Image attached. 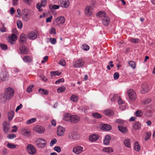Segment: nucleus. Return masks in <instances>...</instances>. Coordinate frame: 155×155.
Instances as JSON below:
<instances>
[{
    "instance_id": "9d476101",
    "label": "nucleus",
    "mask_w": 155,
    "mask_h": 155,
    "mask_svg": "<svg viewBox=\"0 0 155 155\" xmlns=\"http://www.w3.org/2000/svg\"><path fill=\"white\" fill-rule=\"evenodd\" d=\"M93 8L89 6H87L84 9V13L86 15L89 16L92 14Z\"/></svg>"
},
{
    "instance_id": "2eb2a0df",
    "label": "nucleus",
    "mask_w": 155,
    "mask_h": 155,
    "mask_svg": "<svg viewBox=\"0 0 155 155\" xmlns=\"http://www.w3.org/2000/svg\"><path fill=\"white\" fill-rule=\"evenodd\" d=\"M10 128V124L8 121H4L3 124V128L4 132L7 133Z\"/></svg>"
},
{
    "instance_id": "0e129e2a",
    "label": "nucleus",
    "mask_w": 155,
    "mask_h": 155,
    "mask_svg": "<svg viewBox=\"0 0 155 155\" xmlns=\"http://www.w3.org/2000/svg\"><path fill=\"white\" fill-rule=\"evenodd\" d=\"M64 81V80L63 78H61L59 79L57 81H56L55 82V83L56 84H58L60 83L61 82H63Z\"/></svg>"
},
{
    "instance_id": "72a5a7b5",
    "label": "nucleus",
    "mask_w": 155,
    "mask_h": 155,
    "mask_svg": "<svg viewBox=\"0 0 155 155\" xmlns=\"http://www.w3.org/2000/svg\"><path fill=\"white\" fill-rule=\"evenodd\" d=\"M71 114H65L64 119L66 121H68L71 120Z\"/></svg>"
},
{
    "instance_id": "4d7b16f0",
    "label": "nucleus",
    "mask_w": 155,
    "mask_h": 155,
    "mask_svg": "<svg viewBox=\"0 0 155 155\" xmlns=\"http://www.w3.org/2000/svg\"><path fill=\"white\" fill-rule=\"evenodd\" d=\"M1 46L0 47L2 49V50H6L7 49L8 47L7 45L2 44L1 45Z\"/></svg>"
},
{
    "instance_id": "864d4df0",
    "label": "nucleus",
    "mask_w": 155,
    "mask_h": 155,
    "mask_svg": "<svg viewBox=\"0 0 155 155\" xmlns=\"http://www.w3.org/2000/svg\"><path fill=\"white\" fill-rule=\"evenodd\" d=\"M34 85H32L29 86L27 89V91L28 93H30L32 91V88L34 87Z\"/></svg>"
},
{
    "instance_id": "473e14b6",
    "label": "nucleus",
    "mask_w": 155,
    "mask_h": 155,
    "mask_svg": "<svg viewBox=\"0 0 155 155\" xmlns=\"http://www.w3.org/2000/svg\"><path fill=\"white\" fill-rule=\"evenodd\" d=\"M124 144L125 146L127 147L130 148L131 147V144L130 140L128 139H125L124 141Z\"/></svg>"
},
{
    "instance_id": "cd10ccee",
    "label": "nucleus",
    "mask_w": 155,
    "mask_h": 155,
    "mask_svg": "<svg viewBox=\"0 0 155 155\" xmlns=\"http://www.w3.org/2000/svg\"><path fill=\"white\" fill-rule=\"evenodd\" d=\"M38 92L42 95H46L48 94V91L45 89L40 88L38 90Z\"/></svg>"
},
{
    "instance_id": "4c0bfd02",
    "label": "nucleus",
    "mask_w": 155,
    "mask_h": 155,
    "mask_svg": "<svg viewBox=\"0 0 155 155\" xmlns=\"http://www.w3.org/2000/svg\"><path fill=\"white\" fill-rule=\"evenodd\" d=\"M103 151L108 153H111L113 152L112 148L111 147L104 148L103 149Z\"/></svg>"
},
{
    "instance_id": "e433bc0d",
    "label": "nucleus",
    "mask_w": 155,
    "mask_h": 155,
    "mask_svg": "<svg viewBox=\"0 0 155 155\" xmlns=\"http://www.w3.org/2000/svg\"><path fill=\"white\" fill-rule=\"evenodd\" d=\"M7 147L10 149H13L16 148V146L13 143H8L7 145Z\"/></svg>"
},
{
    "instance_id": "a19ab883",
    "label": "nucleus",
    "mask_w": 155,
    "mask_h": 155,
    "mask_svg": "<svg viewBox=\"0 0 155 155\" xmlns=\"http://www.w3.org/2000/svg\"><path fill=\"white\" fill-rule=\"evenodd\" d=\"M51 75V76H55L56 75L59 76L61 74V73L58 72V71H51L50 72Z\"/></svg>"
},
{
    "instance_id": "423d86ee",
    "label": "nucleus",
    "mask_w": 155,
    "mask_h": 155,
    "mask_svg": "<svg viewBox=\"0 0 155 155\" xmlns=\"http://www.w3.org/2000/svg\"><path fill=\"white\" fill-rule=\"evenodd\" d=\"M27 150L28 153L31 155H33L36 152V149L33 145L28 144L27 146Z\"/></svg>"
},
{
    "instance_id": "ea45409f",
    "label": "nucleus",
    "mask_w": 155,
    "mask_h": 155,
    "mask_svg": "<svg viewBox=\"0 0 155 155\" xmlns=\"http://www.w3.org/2000/svg\"><path fill=\"white\" fill-rule=\"evenodd\" d=\"M78 99V97L75 95H72L70 97V100L73 102H76Z\"/></svg>"
},
{
    "instance_id": "a211bd4d",
    "label": "nucleus",
    "mask_w": 155,
    "mask_h": 155,
    "mask_svg": "<svg viewBox=\"0 0 155 155\" xmlns=\"http://www.w3.org/2000/svg\"><path fill=\"white\" fill-rule=\"evenodd\" d=\"M22 59L26 63L31 62L33 61V58L28 55L24 56Z\"/></svg>"
},
{
    "instance_id": "8fccbe9b",
    "label": "nucleus",
    "mask_w": 155,
    "mask_h": 155,
    "mask_svg": "<svg viewBox=\"0 0 155 155\" xmlns=\"http://www.w3.org/2000/svg\"><path fill=\"white\" fill-rule=\"evenodd\" d=\"M50 41L51 43L53 45H54L56 43V40L55 38H50Z\"/></svg>"
},
{
    "instance_id": "6e6552de",
    "label": "nucleus",
    "mask_w": 155,
    "mask_h": 155,
    "mask_svg": "<svg viewBox=\"0 0 155 155\" xmlns=\"http://www.w3.org/2000/svg\"><path fill=\"white\" fill-rule=\"evenodd\" d=\"M33 130L35 132L41 134H43L45 131V129L44 127L39 125L35 126Z\"/></svg>"
},
{
    "instance_id": "5fc2aeb1",
    "label": "nucleus",
    "mask_w": 155,
    "mask_h": 155,
    "mask_svg": "<svg viewBox=\"0 0 155 155\" xmlns=\"http://www.w3.org/2000/svg\"><path fill=\"white\" fill-rule=\"evenodd\" d=\"M54 150L58 153H60L61 150V147L58 146H55L54 147Z\"/></svg>"
},
{
    "instance_id": "774afa93",
    "label": "nucleus",
    "mask_w": 155,
    "mask_h": 155,
    "mask_svg": "<svg viewBox=\"0 0 155 155\" xmlns=\"http://www.w3.org/2000/svg\"><path fill=\"white\" fill-rule=\"evenodd\" d=\"M52 18V16H51L50 17L48 18L46 20V23L51 22V21Z\"/></svg>"
},
{
    "instance_id": "dca6fc26",
    "label": "nucleus",
    "mask_w": 155,
    "mask_h": 155,
    "mask_svg": "<svg viewBox=\"0 0 155 155\" xmlns=\"http://www.w3.org/2000/svg\"><path fill=\"white\" fill-rule=\"evenodd\" d=\"M65 131V128L61 126H59L58 127L57 134L58 136H62L64 134Z\"/></svg>"
},
{
    "instance_id": "3c124183",
    "label": "nucleus",
    "mask_w": 155,
    "mask_h": 155,
    "mask_svg": "<svg viewBox=\"0 0 155 155\" xmlns=\"http://www.w3.org/2000/svg\"><path fill=\"white\" fill-rule=\"evenodd\" d=\"M16 137V135L15 134H9L7 136V138L9 139H12Z\"/></svg>"
},
{
    "instance_id": "6ab92c4d",
    "label": "nucleus",
    "mask_w": 155,
    "mask_h": 155,
    "mask_svg": "<svg viewBox=\"0 0 155 155\" xmlns=\"http://www.w3.org/2000/svg\"><path fill=\"white\" fill-rule=\"evenodd\" d=\"M101 129L105 130H109L111 129V127L110 125L103 124L101 127Z\"/></svg>"
},
{
    "instance_id": "bb28decb",
    "label": "nucleus",
    "mask_w": 155,
    "mask_h": 155,
    "mask_svg": "<svg viewBox=\"0 0 155 155\" xmlns=\"http://www.w3.org/2000/svg\"><path fill=\"white\" fill-rule=\"evenodd\" d=\"M118 129L120 131L123 133H126L127 131V129L126 127L121 126L120 125L118 126Z\"/></svg>"
},
{
    "instance_id": "c9c22d12",
    "label": "nucleus",
    "mask_w": 155,
    "mask_h": 155,
    "mask_svg": "<svg viewBox=\"0 0 155 155\" xmlns=\"http://www.w3.org/2000/svg\"><path fill=\"white\" fill-rule=\"evenodd\" d=\"M142 90L141 93L142 94H144L148 91V87L147 86H142Z\"/></svg>"
},
{
    "instance_id": "2f4dec72",
    "label": "nucleus",
    "mask_w": 155,
    "mask_h": 155,
    "mask_svg": "<svg viewBox=\"0 0 155 155\" xmlns=\"http://www.w3.org/2000/svg\"><path fill=\"white\" fill-rule=\"evenodd\" d=\"M134 149L137 151H139L140 149V147L138 142L136 141L134 144Z\"/></svg>"
},
{
    "instance_id": "c03bdc74",
    "label": "nucleus",
    "mask_w": 155,
    "mask_h": 155,
    "mask_svg": "<svg viewBox=\"0 0 155 155\" xmlns=\"http://www.w3.org/2000/svg\"><path fill=\"white\" fill-rule=\"evenodd\" d=\"M17 25L18 28L21 29L22 26V23L21 20H18L17 21Z\"/></svg>"
},
{
    "instance_id": "603ef678",
    "label": "nucleus",
    "mask_w": 155,
    "mask_h": 155,
    "mask_svg": "<svg viewBox=\"0 0 155 155\" xmlns=\"http://www.w3.org/2000/svg\"><path fill=\"white\" fill-rule=\"evenodd\" d=\"M57 142V140L56 139L53 138L51 141L50 143V146L51 147L53 146L54 144L56 143Z\"/></svg>"
},
{
    "instance_id": "f03ea898",
    "label": "nucleus",
    "mask_w": 155,
    "mask_h": 155,
    "mask_svg": "<svg viewBox=\"0 0 155 155\" xmlns=\"http://www.w3.org/2000/svg\"><path fill=\"white\" fill-rule=\"evenodd\" d=\"M21 16L23 20L25 21H28L30 18V11L26 9H23L21 12Z\"/></svg>"
},
{
    "instance_id": "a878e982",
    "label": "nucleus",
    "mask_w": 155,
    "mask_h": 155,
    "mask_svg": "<svg viewBox=\"0 0 155 155\" xmlns=\"http://www.w3.org/2000/svg\"><path fill=\"white\" fill-rule=\"evenodd\" d=\"M21 131L25 135L27 136H29L31 134V132L28 129L23 128L21 129Z\"/></svg>"
},
{
    "instance_id": "49530a36",
    "label": "nucleus",
    "mask_w": 155,
    "mask_h": 155,
    "mask_svg": "<svg viewBox=\"0 0 155 155\" xmlns=\"http://www.w3.org/2000/svg\"><path fill=\"white\" fill-rule=\"evenodd\" d=\"M135 115L137 117H140L142 115V112L141 111L138 110L136 112Z\"/></svg>"
},
{
    "instance_id": "9b49d317",
    "label": "nucleus",
    "mask_w": 155,
    "mask_h": 155,
    "mask_svg": "<svg viewBox=\"0 0 155 155\" xmlns=\"http://www.w3.org/2000/svg\"><path fill=\"white\" fill-rule=\"evenodd\" d=\"M60 6L63 8H67L69 6L70 2L68 0H59Z\"/></svg>"
},
{
    "instance_id": "5701e85b",
    "label": "nucleus",
    "mask_w": 155,
    "mask_h": 155,
    "mask_svg": "<svg viewBox=\"0 0 155 155\" xmlns=\"http://www.w3.org/2000/svg\"><path fill=\"white\" fill-rule=\"evenodd\" d=\"M104 114L108 116H110L114 114L113 111L111 110L107 109L104 111Z\"/></svg>"
},
{
    "instance_id": "58836bf2",
    "label": "nucleus",
    "mask_w": 155,
    "mask_h": 155,
    "mask_svg": "<svg viewBox=\"0 0 155 155\" xmlns=\"http://www.w3.org/2000/svg\"><path fill=\"white\" fill-rule=\"evenodd\" d=\"M91 115L93 117L97 118H100L102 117L101 115L97 113H92L91 114Z\"/></svg>"
},
{
    "instance_id": "bf43d9fd",
    "label": "nucleus",
    "mask_w": 155,
    "mask_h": 155,
    "mask_svg": "<svg viewBox=\"0 0 155 155\" xmlns=\"http://www.w3.org/2000/svg\"><path fill=\"white\" fill-rule=\"evenodd\" d=\"M119 74L118 72H115L114 75V78L115 80H117L119 78Z\"/></svg>"
},
{
    "instance_id": "39448f33",
    "label": "nucleus",
    "mask_w": 155,
    "mask_h": 155,
    "mask_svg": "<svg viewBox=\"0 0 155 155\" xmlns=\"http://www.w3.org/2000/svg\"><path fill=\"white\" fill-rule=\"evenodd\" d=\"M127 94L129 98L131 100L134 101L136 98V94L133 89H129L127 92Z\"/></svg>"
},
{
    "instance_id": "412c9836",
    "label": "nucleus",
    "mask_w": 155,
    "mask_h": 155,
    "mask_svg": "<svg viewBox=\"0 0 155 155\" xmlns=\"http://www.w3.org/2000/svg\"><path fill=\"white\" fill-rule=\"evenodd\" d=\"M102 23L103 25L105 26H107L110 23V19L109 18L106 16L103 18Z\"/></svg>"
},
{
    "instance_id": "f704fd0d",
    "label": "nucleus",
    "mask_w": 155,
    "mask_h": 155,
    "mask_svg": "<svg viewBox=\"0 0 155 155\" xmlns=\"http://www.w3.org/2000/svg\"><path fill=\"white\" fill-rule=\"evenodd\" d=\"M14 116V112L12 111H10L8 113V117L9 120H12Z\"/></svg>"
},
{
    "instance_id": "0eeeda50",
    "label": "nucleus",
    "mask_w": 155,
    "mask_h": 155,
    "mask_svg": "<svg viewBox=\"0 0 155 155\" xmlns=\"http://www.w3.org/2000/svg\"><path fill=\"white\" fill-rule=\"evenodd\" d=\"M9 74L5 71H2L0 73V80L2 81H5L8 79Z\"/></svg>"
},
{
    "instance_id": "680f3d73",
    "label": "nucleus",
    "mask_w": 155,
    "mask_h": 155,
    "mask_svg": "<svg viewBox=\"0 0 155 155\" xmlns=\"http://www.w3.org/2000/svg\"><path fill=\"white\" fill-rule=\"evenodd\" d=\"M118 95L117 94H114L112 97L111 99V101H114L116 99L118 98Z\"/></svg>"
},
{
    "instance_id": "f3484780",
    "label": "nucleus",
    "mask_w": 155,
    "mask_h": 155,
    "mask_svg": "<svg viewBox=\"0 0 155 155\" xmlns=\"http://www.w3.org/2000/svg\"><path fill=\"white\" fill-rule=\"evenodd\" d=\"M99 136L97 134H93L89 136V140L92 142H94L97 140L99 138Z\"/></svg>"
},
{
    "instance_id": "13d9d810",
    "label": "nucleus",
    "mask_w": 155,
    "mask_h": 155,
    "mask_svg": "<svg viewBox=\"0 0 155 155\" xmlns=\"http://www.w3.org/2000/svg\"><path fill=\"white\" fill-rule=\"evenodd\" d=\"M25 35L24 34H21L20 36V41L21 42H23L25 40Z\"/></svg>"
},
{
    "instance_id": "7c9ffc66",
    "label": "nucleus",
    "mask_w": 155,
    "mask_h": 155,
    "mask_svg": "<svg viewBox=\"0 0 155 155\" xmlns=\"http://www.w3.org/2000/svg\"><path fill=\"white\" fill-rule=\"evenodd\" d=\"M60 7L59 5H49V7L51 11H53L54 9H58Z\"/></svg>"
},
{
    "instance_id": "de8ad7c7",
    "label": "nucleus",
    "mask_w": 155,
    "mask_h": 155,
    "mask_svg": "<svg viewBox=\"0 0 155 155\" xmlns=\"http://www.w3.org/2000/svg\"><path fill=\"white\" fill-rule=\"evenodd\" d=\"M82 49L85 51H88L89 49V47L86 44H84L82 45Z\"/></svg>"
},
{
    "instance_id": "09e8293b",
    "label": "nucleus",
    "mask_w": 155,
    "mask_h": 155,
    "mask_svg": "<svg viewBox=\"0 0 155 155\" xmlns=\"http://www.w3.org/2000/svg\"><path fill=\"white\" fill-rule=\"evenodd\" d=\"M49 33L51 34H56V32L55 29L53 27L51 28L49 31Z\"/></svg>"
},
{
    "instance_id": "79ce46f5",
    "label": "nucleus",
    "mask_w": 155,
    "mask_h": 155,
    "mask_svg": "<svg viewBox=\"0 0 155 155\" xmlns=\"http://www.w3.org/2000/svg\"><path fill=\"white\" fill-rule=\"evenodd\" d=\"M128 64L133 69H134L136 68V64L134 61H131L129 62Z\"/></svg>"
},
{
    "instance_id": "4468645a",
    "label": "nucleus",
    "mask_w": 155,
    "mask_h": 155,
    "mask_svg": "<svg viewBox=\"0 0 155 155\" xmlns=\"http://www.w3.org/2000/svg\"><path fill=\"white\" fill-rule=\"evenodd\" d=\"M82 147L80 146H77L74 147L73 149V152L75 153L78 154L81 153L83 150Z\"/></svg>"
},
{
    "instance_id": "aec40b11",
    "label": "nucleus",
    "mask_w": 155,
    "mask_h": 155,
    "mask_svg": "<svg viewBox=\"0 0 155 155\" xmlns=\"http://www.w3.org/2000/svg\"><path fill=\"white\" fill-rule=\"evenodd\" d=\"M80 120L79 117L76 115H72L70 121L72 123H76L78 122Z\"/></svg>"
},
{
    "instance_id": "f257e3e1",
    "label": "nucleus",
    "mask_w": 155,
    "mask_h": 155,
    "mask_svg": "<svg viewBox=\"0 0 155 155\" xmlns=\"http://www.w3.org/2000/svg\"><path fill=\"white\" fill-rule=\"evenodd\" d=\"M14 94V90L11 87H8L5 91V97L4 101H5L6 100H9L12 97Z\"/></svg>"
},
{
    "instance_id": "c85d7f7f",
    "label": "nucleus",
    "mask_w": 155,
    "mask_h": 155,
    "mask_svg": "<svg viewBox=\"0 0 155 155\" xmlns=\"http://www.w3.org/2000/svg\"><path fill=\"white\" fill-rule=\"evenodd\" d=\"M69 137L71 139L76 140L77 139V135L76 133L74 132H71L70 133L69 135Z\"/></svg>"
},
{
    "instance_id": "37998d69",
    "label": "nucleus",
    "mask_w": 155,
    "mask_h": 155,
    "mask_svg": "<svg viewBox=\"0 0 155 155\" xmlns=\"http://www.w3.org/2000/svg\"><path fill=\"white\" fill-rule=\"evenodd\" d=\"M66 89V88L64 87H59L57 89V92L58 93H61L64 92Z\"/></svg>"
},
{
    "instance_id": "ddd939ff",
    "label": "nucleus",
    "mask_w": 155,
    "mask_h": 155,
    "mask_svg": "<svg viewBox=\"0 0 155 155\" xmlns=\"http://www.w3.org/2000/svg\"><path fill=\"white\" fill-rule=\"evenodd\" d=\"M19 51L22 54H27L28 53V49L26 46L22 45L20 47Z\"/></svg>"
},
{
    "instance_id": "7ed1b4c3",
    "label": "nucleus",
    "mask_w": 155,
    "mask_h": 155,
    "mask_svg": "<svg viewBox=\"0 0 155 155\" xmlns=\"http://www.w3.org/2000/svg\"><path fill=\"white\" fill-rule=\"evenodd\" d=\"M35 143L38 147L43 148L46 146L47 142L43 138H38L35 140Z\"/></svg>"
},
{
    "instance_id": "1a4fd4ad",
    "label": "nucleus",
    "mask_w": 155,
    "mask_h": 155,
    "mask_svg": "<svg viewBox=\"0 0 155 155\" xmlns=\"http://www.w3.org/2000/svg\"><path fill=\"white\" fill-rule=\"evenodd\" d=\"M84 62L82 59H79L76 60L73 64V65L74 68H77L82 66Z\"/></svg>"
},
{
    "instance_id": "338daca9",
    "label": "nucleus",
    "mask_w": 155,
    "mask_h": 155,
    "mask_svg": "<svg viewBox=\"0 0 155 155\" xmlns=\"http://www.w3.org/2000/svg\"><path fill=\"white\" fill-rule=\"evenodd\" d=\"M23 1L28 5H31L32 2V0H23Z\"/></svg>"
},
{
    "instance_id": "6e6d98bb",
    "label": "nucleus",
    "mask_w": 155,
    "mask_h": 155,
    "mask_svg": "<svg viewBox=\"0 0 155 155\" xmlns=\"http://www.w3.org/2000/svg\"><path fill=\"white\" fill-rule=\"evenodd\" d=\"M146 135V136L145 138V140H147L149 138L151 135V134L150 132H148L147 133Z\"/></svg>"
},
{
    "instance_id": "b1692460",
    "label": "nucleus",
    "mask_w": 155,
    "mask_h": 155,
    "mask_svg": "<svg viewBox=\"0 0 155 155\" xmlns=\"http://www.w3.org/2000/svg\"><path fill=\"white\" fill-rule=\"evenodd\" d=\"M111 139V137L109 135L106 136L104 140V144L108 145L110 143V140Z\"/></svg>"
},
{
    "instance_id": "a18cd8bd",
    "label": "nucleus",
    "mask_w": 155,
    "mask_h": 155,
    "mask_svg": "<svg viewBox=\"0 0 155 155\" xmlns=\"http://www.w3.org/2000/svg\"><path fill=\"white\" fill-rule=\"evenodd\" d=\"M36 120V119L35 118H32L31 119L28 120L27 121L26 123L27 124H29L34 122Z\"/></svg>"
},
{
    "instance_id": "393cba45",
    "label": "nucleus",
    "mask_w": 155,
    "mask_h": 155,
    "mask_svg": "<svg viewBox=\"0 0 155 155\" xmlns=\"http://www.w3.org/2000/svg\"><path fill=\"white\" fill-rule=\"evenodd\" d=\"M97 16H99V18H101L103 19L105 17H106V13L104 11H101L99 12L97 14Z\"/></svg>"
},
{
    "instance_id": "e2e57ef3",
    "label": "nucleus",
    "mask_w": 155,
    "mask_h": 155,
    "mask_svg": "<svg viewBox=\"0 0 155 155\" xmlns=\"http://www.w3.org/2000/svg\"><path fill=\"white\" fill-rule=\"evenodd\" d=\"M139 39L137 38H132L131 41L134 43H137L139 42Z\"/></svg>"
},
{
    "instance_id": "4be33fe9",
    "label": "nucleus",
    "mask_w": 155,
    "mask_h": 155,
    "mask_svg": "<svg viewBox=\"0 0 155 155\" xmlns=\"http://www.w3.org/2000/svg\"><path fill=\"white\" fill-rule=\"evenodd\" d=\"M37 35L35 32L33 31L31 32L28 34V37L29 39L31 40H34L37 37Z\"/></svg>"
},
{
    "instance_id": "c756f323",
    "label": "nucleus",
    "mask_w": 155,
    "mask_h": 155,
    "mask_svg": "<svg viewBox=\"0 0 155 155\" xmlns=\"http://www.w3.org/2000/svg\"><path fill=\"white\" fill-rule=\"evenodd\" d=\"M141 126V124L139 122H136L134 124L133 128L135 130H137L140 128Z\"/></svg>"
},
{
    "instance_id": "052dcab7",
    "label": "nucleus",
    "mask_w": 155,
    "mask_h": 155,
    "mask_svg": "<svg viewBox=\"0 0 155 155\" xmlns=\"http://www.w3.org/2000/svg\"><path fill=\"white\" fill-rule=\"evenodd\" d=\"M59 64L61 65V66H65V65H66V63H65V61H64V60L63 59H62V60H61L59 62Z\"/></svg>"
},
{
    "instance_id": "20e7f679",
    "label": "nucleus",
    "mask_w": 155,
    "mask_h": 155,
    "mask_svg": "<svg viewBox=\"0 0 155 155\" xmlns=\"http://www.w3.org/2000/svg\"><path fill=\"white\" fill-rule=\"evenodd\" d=\"M65 19L64 16H61L56 18L53 22V24L55 25L60 26L63 24L65 22Z\"/></svg>"
},
{
    "instance_id": "f8f14e48",
    "label": "nucleus",
    "mask_w": 155,
    "mask_h": 155,
    "mask_svg": "<svg viewBox=\"0 0 155 155\" xmlns=\"http://www.w3.org/2000/svg\"><path fill=\"white\" fill-rule=\"evenodd\" d=\"M47 4L46 0H43L41 1V3H38L36 5V8L38 9L39 11H41L43 9L41 8V7H45Z\"/></svg>"
},
{
    "instance_id": "69168bd1",
    "label": "nucleus",
    "mask_w": 155,
    "mask_h": 155,
    "mask_svg": "<svg viewBox=\"0 0 155 155\" xmlns=\"http://www.w3.org/2000/svg\"><path fill=\"white\" fill-rule=\"evenodd\" d=\"M4 155L7 154L8 152V150L6 148H3L2 151Z\"/></svg>"
}]
</instances>
